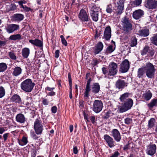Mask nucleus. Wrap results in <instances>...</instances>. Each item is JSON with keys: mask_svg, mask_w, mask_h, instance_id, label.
<instances>
[{"mask_svg": "<svg viewBox=\"0 0 157 157\" xmlns=\"http://www.w3.org/2000/svg\"><path fill=\"white\" fill-rule=\"evenodd\" d=\"M34 128L36 134H41L43 130V126L40 120L38 118L35 120L34 124Z\"/></svg>", "mask_w": 157, "mask_h": 157, "instance_id": "2", "label": "nucleus"}, {"mask_svg": "<svg viewBox=\"0 0 157 157\" xmlns=\"http://www.w3.org/2000/svg\"><path fill=\"white\" fill-rule=\"evenodd\" d=\"M137 44V40L136 38H132L131 40L130 46L132 47L136 46Z\"/></svg>", "mask_w": 157, "mask_h": 157, "instance_id": "42", "label": "nucleus"}, {"mask_svg": "<svg viewBox=\"0 0 157 157\" xmlns=\"http://www.w3.org/2000/svg\"><path fill=\"white\" fill-rule=\"evenodd\" d=\"M8 55L13 60H16L17 57L15 54L12 52H8Z\"/></svg>", "mask_w": 157, "mask_h": 157, "instance_id": "43", "label": "nucleus"}, {"mask_svg": "<svg viewBox=\"0 0 157 157\" xmlns=\"http://www.w3.org/2000/svg\"><path fill=\"white\" fill-rule=\"evenodd\" d=\"M122 22L124 30L126 33H128L132 30V25L126 17L124 18Z\"/></svg>", "mask_w": 157, "mask_h": 157, "instance_id": "4", "label": "nucleus"}, {"mask_svg": "<svg viewBox=\"0 0 157 157\" xmlns=\"http://www.w3.org/2000/svg\"><path fill=\"white\" fill-rule=\"evenodd\" d=\"M9 134V133H6L3 134V137L4 141H6L7 140Z\"/></svg>", "mask_w": 157, "mask_h": 157, "instance_id": "57", "label": "nucleus"}, {"mask_svg": "<svg viewBox=\"0 0 157 157\" xmlns=\"http://www.w3.org/2000/svg\"><path fill=\"white\" fill-rule=\"evenodd\" d=\"M10 100L11 101L16 103H20L21 102V98L17 94L13 95L11 98Z\"/></svg>", "mask_w": 157, "mask_h": 157, "instance_id": "26", "label": "nucleus"}, {"mask_svg": "<svg viewBox=\"0 0 157 157\" xmlns=\"http://www.w3.org/2000/svg\"><path fill=\"white\" fill-rule=\"evenodd\" d=\"M144 14V12L140 9L136 10L133 14V17L136 19H138Z\"/></svg>", "mask_w": 157, "mask_h": 157, "instance_id": "17", "label": "nucleus"}, {"mask_svg": "<svg viewBox=\"0 0 157 157\" xmlns=\"http://www.w3.org/2000/svg\"><path fill=\"white\" fill-rule=\"evenodd\" d=\"M155 120L154 118H151L148 121V127L149 128H153L155 125Z\"/></svg>", "mask_w": 157, "mask_h": 157, "instance_id": "35", "label": "nucleus"}, {"mask_svg": "<svg viewBox=\"0 0 157 157\" xmlns=\"http://www.w3.org/2000/svg\"><path fill=\"white\" fill-rule=\"evenodd\" d=\"M142 2V0H135L133 1V3L134 5L138 6L140 5Z\"/></svg>", "mask_w": 157, "mask_h": 157, "instance_id": "51", "label": "nucleus"}, {"mask_svg": "<svg viewBox=\"0 0 157 157\" xmlns=\"http://www.w3.org/2000/svg\"><path fill=\"white\" fill-rule=\"evenodd\" d=\"M109 72L108 75L110 76L115 75L117 72V66L116 63L112 62L109 65Z\"/></svg>", "mask_w": 157, "mask_h": 157, "instance_id": "6", "label": "nucleus"}, {"mask_svg": "<svg viewBox=\"0 0 157 157\" xmlns=\"http://www.w3.org/2000/svg\"><path fill=\"white\" fill-rule=\"evenodd\" d=\"M49 102L48 101L47 99H44L42 103L44 105H48Z\"/></svg>", "mask_w": 157, "mask_h": 157, "instance_id": "58", "label": "nucleus"}, {"mask_svg": "<svg viewBox=\"0 0 157 157\" xmlns=\"http://www.w3.org/2000/svg\"><path fill=\"white\" fill-rule=\"evenodd\" d=\"M7 68V65L5 63H0V72H4Z\"/></svg>", "mask_w": 157, "mask_h": 157, "instance_id": "39", "label": "nucleus"}, {"mask_svg": "<svg viewBox=\"0 0 157 157\" xmlns=\"http://www.w3.org/2000/svg\"><path fill=\"white\" fill-rule=\"evenodd\" d=\"M10 39L12 40H20L21 39V36L20 34L13 35L10 37Z\"/></svg>", "mask_w": 157, "mask_h": 157, "instance_id": "36", "label": "nucleus"}, {"mask_svg": "<svg viewBox=\"0 0 157 157\" xmlns=\"http://www.w3.org/2000/svg\"><path fill=\"white\" fill-rule=\"evenodd\" d=\"M104 139L108 144L110 147H112L115 146L114 141L112 138L109 135L106 134L104 136Z\"/></svg>", "mask_w": 157, "mask_h": 157, "instance_id": "11", "label": "nucleus"}, {"mask_svg": "<svg viewBox=\"0 0 157 157\" xmlns=\"http://www.w3.org/2000/svg\"><path fill=\"white\" fill-rule=\"evenodd\" d=\"M5 89L2 86L0 87V98L3 97L5 95Z\"/></svg>", "mask_w": 157, "mask_h": 157, "instance_id": "45", "label": "nucleus"}, {"mask_svg": "<svg viewBox=\"0 0 157 157\" xmlns=\"http://www.w3.org/2000/svg\"><path fill=\"white\" fill-rule=\"evenodd\" d=\"M61 41L62 43L65 46H67V43L65 39H63L62 40H61Z\"/></svg>", "mask_w": 157, "mask_h": 157, "instance_id": "63", "label": "nucleus"}, {"mask_svg": "<svg viewBox=\"0 0 157 157\" xmlns=\"http://www.w3.org/2000/svg\"><path fill=\"white\" fill-rule=\"evenodd\" d=\"M89 7L90 9V12L100 13V7L94 3L89 4Z\"/></svg>", "mask_w": 157, "mask_h": 157, "instance_id": "15", "label": "nucleus"}, {"mask_svg": "<svg viewBox=\"0 0 157 157\" xmlns=\"http://www.w3.org/2000/svg\"><path fill=\"white\" fill-rule=\"evenodd\" d=\"M114 114L113 113H112L110 111H109L106 113L105 118L106 119L108 118L109 117L112 116Z\"/></svg>", "mask_w": 157, "mask_h": 157, "instance_id": "47", "label": "nucleus"}, {"mask_svg": "<svg viewBox=\"0 0 157 157\" xmlns=\"http://www.w3.org/2000/svg\"><path fill=\"white\" fill-rule=\"evenodd\" d=\"M157 105V99H152L150 103L147 104L148 106L150 108H152L154 106Z\"/></svg>", "mask_w": 157, "mask_h": 157, "instance_id": "32", "label": "nucleus"}, {"mask_svg": "<svg viewBox=\"0 0 157 157\" xmlns=\"http://www.w3.org/2000/svg\"><path fill=\"white\" fill-rule=\"evenodd\" d=\"M152 96V94L150 90L146 91L142 95L143 99L147 101L150 100Z\"/></svg>", "mask_w": 157, "mask_h": 157, "instance_id": "24", "label": "nucleus"}, {"mask_svg": "<svg viewBox=\"0 0 157 157\" xmlns=\"http://www.w3.org/2000/svg\"><path fill=\"white\" fill-rule=\"evenodd\" d=\"M116 85L117 88L120 89L127 86V83L124 80L121 79H119L117 81Z\"/></svg>", "mask_w": 157, "mask_h": 157, "instance_id": "18", "label": "nucleus"}, {"mask_svg": "<svg viewBox=\"0 0 157 157\" xmlns=\"http://www.w3.org/2000/svg\"><path fill=\"white\" fill-rule=\"evenodd\" d=\"M51 111L52 113H55L57 111V108L56 106H54L52 107Z\"/></svg>", "mask_w": 157, "mask_h": 157, "instance_id": "56", "label": "nucleus"}, {"mask_svg": "<svg viewBox=\"0 0 157 157\" xmlns=\"http://www.w3.org/2000/svg\"><path fill=\"white\" fill-rule=\"evenodd\" d=\"M151 40L152 43L157 46V34H154L151 37Z\"/></svg>", "mask_w": 157, "mask_h": 157, "instance_id": "38", "label": "nucleus"}, {"mask_svg": "<svg viewBox=\"0 0 157 157\" xmlns=\"http://www.w3.org/2000/svg\"><path fill=\"white\" fill-rule=\"evenodd\" d=\"M129 68V63L128 59L124 60L121 64V69L123 73L127 72Z\"/></svg>", "mask_w": 157, "mask_h": 157, "instance_id": "8", "label": "nucleus"}, {"mask_svg": "<svg viewBox=\"0 0 157 157\" xmlns=\"http://www.w3.org/2000/svg\"><path fill=\"white\" fill-rule=\"evenodd\" d=\"M23 15L21 14H14L13 18L14 20L17 21H22L24 18Z\"/></svg>", "mask_w": 157, "mask_h": 157, "instance_id": "28", "label": "nucleus"}, {"mask_svg": "<svg viewBox=\"0 0 157 157\" xmlns=\"http://www.w3.org/2000/svg\"><path fill=\"white\" fill-rule=\"evenodd\" d=\"M95 117L94 116H91L90 117V119L93 124H94L95 123Z\"/></svg>", "mask_w": 157, "mask_h": 157, "instance_id": "62", "label": "nucleus"}, {"mask_svg": "<svg viewBox=\"0 0 157 157\" xmlns=\"http://www.w3.org/2000/svg\"><path fill=\"white\" fill-rule=\"evenodd\" d=\"M125 0H115V6L114 9L118 14H121L124 10Z\"/></svg>", "mask_w": 157, "mask_h": 157, "instance_id": "3", "label": "nucleus"}, {"mask_svg": "<svg viewBox=\"0 0 157 157\" xmlns=\"http://www.w3.org/2000/svg\"><path fill=\"white\" fill-rule=\"evenodd\" d=\"M29 41L33 45L37 47H41L43 45L42 41L38 39L30 40H29Z\"/></svg>", "mask_w": 157, "mask_h": 157, "instance_id": "19", "label": "nucleus"}, {"mask_svg": "<svg viewBox=\"0 0 157 157\" xmlns=\"http://www.w3.org/2000/svg\"><path fill=\"white\" fill-rule=\"evenodd\" d=\"M91 17L92 20L95 22L97 21L98 19V16L99 13L90 12Z\"/></svg>", "mask_w": 157, "mask_h": 157, "instance_id": "31", "label": "nucleus"}, {"mask_svg": "<svg viewBox=\"0 0 157 157\" xmlns=\"http://www.w3.org/2000/svg\"><path fill=\"white\" fill-rule=\"evenodd\" d=\"M5 128L4 127H0V134H3L5 131Z\"/></svg>", "mask_w": 157, "mask_h": 157, "instance_id": "61", "label": "nucleus"}, {"mask_svg": "<svg viewBox=\"0 0 157 157\" xmlns=\"http://www.w3.org/2000/svg\"><path fill=\"white\" fill-rule=\"evenodd\" d=\"M119 109L120 113H123L128 110V109L124 105L122 106H120Z\"/></svg>", "mask_w": 157, "mask_h": 157, "instance_id": "44", "label": "nucleus"}, {"mask_svg": "<svg viewBox=\"0 0 157 157\" xmlns=\"http://www.w3.org/2000/svg\"><path fill=\"white\" fill-rule=\"evenodd\" d=\"M88 75H89V74H86V79H88L87 82L85 91L84 93V97L86 98H87L89 97V92L91 90L90 85L91 80L90 78L89 79L88 78Z\"/></svg>", "mask_w": 157, "mask_h": 157, "instance_id": "9", "label": "nucleus"}, {"mask_svg": "<svg viewBox=\"0 0 157 157\" xmlns=\"http://www.w3.org/2000/svg\"><path fill=\"white\" fill-rule=\"evenodd\" d=\"M79 18L83 21H88V17L86 11L84 10H81L78 15Z\"/></svg>", "mask_w": 157, "mask_h": 157, "instance_id": "13", "label": "nucleus"}, {"mask_svg": "<svg viewBox=\"0 0 157 157\" xmlns=\"http://www.w3.org/2000/svg\"><path fill=\"white\" fill-rule=\"evenodd\" d=\"M150 48L148 46H145L144 49L141 51V54L142 55H146L148 52Z\"/></svg>", "mask_w": 157, "mask_h": 157, "instance_id": "41", "label": "nucleus"}, {"mask_svg": "<svg viewBox=\"0 0 157 157\" xmlns=\"http://www.w3.org/2000/svg\"><path fill=\"white\" fill-rule=\"evenodd\" d=\"M6 44V41L5 40H0V47L4 46Z\"/></svg>", "mask_w": 157, "mask_h": 157, "instance_id": "55", "label": "nucleus"}, {"mask_svg": "<svg viewBox=\"0 0 157 157\" xmlns=\"http://www.w3.org/2000/svg\"><path fill=\"white\" fill-rule=\"evenodd\" d=\"M23 9L25 10L27 12L29 11H31V12H32L33 10V9L27 7L26 6H25Z\"/></svg>", "mask_w": 157, "mask_h": 157, "instance_id": "54", "label": "nucleus"}, {"mask_svg": "<svg viewBox=\"0 0 157 157\" xmlns=\"http://www.w3.org/2000/svg\"><path fill=\"white\" fill-rule=\"evenodd\" d=\"M103 107V103L100 100H96L93 104V110L96 113H98L100 112Z\"/></svg>", "mask_w": 157, "mask_h": 157, "instance_id": "5", "label": "nucleus"}, {"mask_svg": "<svg viewBox=\"0 0 157 157\" xmlns=\"http://www.w3.org/2000/svg\"><path fill=\"white\" fill-rule=\"evenodd\" d=\"M133 104V101L131 98H128L127 101L124 102V105L128 109H129L132 107Z\"/></svg>", "mask_w": 157, "mask_h": 157, "instance_id": "25", "label": "nucleus"}, {"mask_svg": "<svg viewBox=\"0 0 157 157\" xmlns=\"http://www.w3.org/2000/svg\"><path fill=\"white\" fill-rule=\"evenodd\" d=\"M148 53H149L150 56H152L155 53L154 50L153 49L149 50Z\"/></svg>", "mask_w": 157, "mask_h": 157, "instance_id": "59", "label": "nucleus"}, {"mask_svg": "<svg viewBox=\"0 0 157 157\" xmlns=\"http://www.w3.org/2000/svg\"><path fill=\"white\" fill-rule=\"evenodd\" d=\"M111 32V29L110 26L106 27L104 33V37L106 40H109L110 38Z\"/></svg>", "mask_w": 157, "mask_h": 157, "instance_id": "16", "label": "nucleus"}, {"mask_svg": "<svg viewBox=\"0 0 157 157\" xmlns=\"http://www.w3.org/2000/svg\"><path fill=\"white\" fill-rule=\"evenodd\" d=\"M145 69V71L155 70L154 66L150 63H148L146 64Z\"/></svg>", "mask_w": 157, "mask_h": 157, "instance_id": "34", "label": "nucleus"}, {"mask_svg": "<svg viewBox=\"0 0 157 157\" xmlns=\"http://www.w3.org/2000/svg\"><path fill=\"white\" fill-rule=\"evenodd\" d=\"M30 135L32 138L35 140H37L39 138L38 136L33 132H30Z\"/></svg>", "mask_w": 157, "mask_h": 157, "instance_id": "48", "label": "nucleus"}, {"mask_svg": "<svg viewBox=\"0 0 157 157\" xmlns=\"http://www.w3.org/2000/svg\"><path fill=\"white\" fill-rule=\"evenodd\" d=\"M156 147L155 144H151L148 145L147 146V149L146 150V153L149 155H152L156 152Z\"/></svg>", "mask_w": 157, "mask_h": 157, "instance_id": "7", "label": "nucleus"}, {"mask_svg": "<svg viewBox=\"0 0 157 157\" xmlns=\"http://www.w3.org/2000/svg\"><path fill=\"white\" fill-rule=\"evenodd\" d=\"M100 90V86L99 84L97 83L94 84L92 88V92L94 94L98 93Z\"/></svg>", "mask_w": 157, "mask_h": 157, "instance_id": "23", "label": "nucleus"}, {"mask_svg": "<svg viewBox=\"0 0 157 157\" xmlns=\"http://www.w3.org/2000/svg\"><path fill=\"white\" fill-rule=\"evenodd\" d=\"M155 72V70L146 71V74L148 78H151L154 77Z\"/></svg>", "mask_w": 157, "mask_h": 157, "instance_id": "33", "label": "nucleus"}, {"mask_svg": "<svg viewBox=\"0 0 157 157\" xmlns=\"http://www.w3.org/2000/svg\"><path fill=\"white\" fill-rule=\"evenodd\" d=\"M103 72L104 74H105L107 73V71L105 67H103L102 69Z\"/></svg>", "mask_w": 157, "mask_h": 157, "instance_id": "64", "label": "nucleus"}, {"mask_svg": "<svg viewBox=\"0 0 157 157\" xmlns=\"http://www.w3.org/2000/svg\"><path fill=\"white\" fill-rule=\"evenodd\" d=\"M114 50L113 49V46L112 45L109 46L107 48V51L109 53L113 52Z\"/></svg>", "mask_w": 157, "mask_h": 157, "instance_id": "49", "label": "nucleus"}, {"mask_svg": "<svg viewBox=\"0 0 157 157\" xmlns=\"http://www.w3.org/2000/svg\"><path fill=\"white\" fill-rule=\"evenodd\" d=\"M19 29V25L14 24H11L7 26L6 28V30L7 33H11Z\"/></svg>", "mask_w": 157, "mask_h": 157, "instance_id": "12", "label": "nucleus"}, {"mask_svg": "<svg viewBox=\"0 0 157 157\" xmlns=\"http://www.w3.org/2000/svg\"><path fill=\"white\" fill-rule=\"evenodd\" d=\"M106 11L107 13H111L113 11V9L111 4L108 5L107 6Z\"/></svg>", "mask_w": 157, "mask_h": 157, "instance_id": "46", "label": "nucleus"}, {"mask_svg": "<svg viewBox=\"0 0 157 157\" xmlns=\"http://www.w3.org/2000/svg\"><path fill=\"white\" fill-rule=\"evenodd\" d=\"M16 119L17 122L21 123H24L26 121L24 115L22 113L17 114L16 116Z\"/></svg>", "mask_w": 157, "mask_h": 157, "instance_id": "20", "label": "nucleus"}, {"mask_svg": "<svg viewBox=\"0 0 157 157\" xmlns=\"http://www.w3.org/2000/svg\"><path fill=\"white\" fill-rule=\"evenodd\" d=\"M130 95V94L129 93H126L121 95L119 98L120 101L122 102H124L127 101Z\"/></svg>", "mask_w": 157, "mask_h": 157, "instance_id": "30", "label": "nucleus"}, {"mask_svg": "<svg viewBox=\"0 0 157 157\" xmlns=\"http://www.w3.org/2000/svg\"><path fill=\"white\" fill-rule=\"evenodd\" d=\"M59 50H56L55 52V57L56 58L59 57Z\"/></svg>", "mask_w": 157, "mask_h": 157, "instance_id": "60", "label": "nucleus"}, {"mask_svg": "<svg viewBox=\"0 0 157 157\" xmlns=\"http://www.w3.org/2000/svg\"><path fill=\"white\" fill-rule=\"evenodd\" d=\"M29 53L30 50L28 48H24L22 50V56L25 58H27L29 54Z\"/></svg>", "mask_w": 157, "mask_h": 157, "instance_id": "27", "label": "nucleus"}, {"mask_svg": "<svg viewBox=\"0 0 157 157\" xmlns=\"http://www.w3.org/2000/svg\"><path fill=\"white\" fill-rule=\"evenodd\" d=\"M132 121V119L130 118H126L124 119L125 123L127 124H129Z\"/></svg>", "mask_w": 157, "mask_h": 157, "instance_id": "50", "label": "nucleus"}, {"mask_svg": "<svg viewBox=\"0 0 157 157\" xmlns=\"http://www.w3.org/2000/svg\"><path fill=\"white\" fill-rule=\"evenodd\" d=\"M156 1L153 0H147L145 1V7L149 9L156 8Z\"/></svg>", "mask_w": 157, "mask_h": 157, "instance_id": "10", "label": "nucleus"}, {"mask_svg": "<svg viewBox=\"0 0 157 157\" xmlns=\"http://www.w3.org/2000/svg\"><path fill=\"white\" fill-rule=\"evenodd\" d=\"M138 34L140 36L146 37L149 35V31L147 29H140L138 31Z\"/></svg>", "mask_w": 157, "mask_h": 157, "instance_id": "22", "label": "nucleus"}, {"mask_svg": "<svg viewBox=\"0 0 157 157\" xmlns=\"http://www.w3.org/2000/svg\"><path fill=\"white\" fill-rule=\"evenodd\" d=\"M68 76L70 86H72V82L71 76L70 73H68Z\"/></svg>", "mask_w": 157, "mask_h": 157, "instance_id": "52", "label": "nucleus"}, {"mask_svg": "<svg viewBox=\"0 0 157 157\" xmlns=\"http://www.w3.org/2000/svg\"><path fill=\"white\" fill-rule=\"evenodd\" d=\"M27 138L25 136H23L21 140L19 141V144L21 146H23L26 145L28 143Z\"/></svg>", "mask_w": 157, "mask_h": 157, "instance_id": "37", "label": "nucleus"}, {"mask_svg": "<svg viewBox=\"0 0 157 157\" xmlns=\"http://www.w3.org/2000/svg\"><path fill=\"white\" fill-rule=\"evenodd\" d=\"M103 47V45L101 42H98L94 50V53L96 55L99 53L102 50Z\"/></svg>", "mask_w": 157, "mask_h": 157, "instance_id": "21", "label": "nucleus"}, {"mask_svg": "<svg viewBox=\"0 0 157 157\" xmlns=\"http://www.w3.org/2000/svg\"><path fill=\"white\" fill-rule=\"evenodd\" d=\"M144 73L143 68H140L139 69L137 72V77L139 78H142Z\"/></svg>", "mask_w": 157, "mask_h": 157, "instance_id": "40", "label": "nucleus"}, {"mask_svg": "<svg viewBox=\"0 0 157 157\" xmlns=\"http://www.w3.org/2000/svg\"><path fill=\"white\" fill-rule=\"evenodd\" d=\"M22 72V69L21 67H17L13 69V74L15 76H17L20 75Z\"/></svg>", "mask_w": 157, "mask_h": 157, "instance_id": "29", "label": "nucleus"}, {"mask_svg": "<svg viewBox=\"0 0 157 157\" xmlns=\"http://www.w3.org/2000/svg\"><path fill=\"white\" fill-rule=\"evenodd\" d=\"M35 85V83L32 82V80L28 78L21 83V88L25 92L29 93L32 91Z\"/></svg>", "mask_w": 157, "mask_h": 157, "instance_id": "1", "label": "nucleus"}, {"mask_svg": "<svg viewBox=\"0 0 157 157\" xmlns=\"http://www.w3.org/2000/svg\"><path fill=\"white\" fill-rule=\"evenodd\" d=\"M120 154V153L118 151H116L113 154H112V155L110 157H118Z\"/></svg>", "mask_w": 157, "mask_h": 157, "instance_id": "53", "label": "nucleus"}, {"mask_svg": "<svg viewBox=\"0 0 157 157\" xmlns=\"http://www.w3.org/2000/svg\"><path fill=\"white\" fill-rule=\"evenodd\" d=\"M112 136L117 142H119L121 139L120 134L119 131L116 129H113L112 131Z\"/></svg>", "mask_w": 157, "mask_h": 157, "instance_id": "14", "label": "nucleus"}]
</instances>
